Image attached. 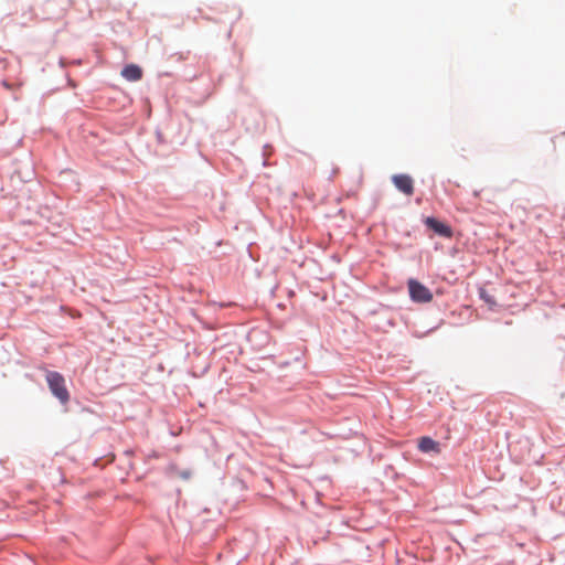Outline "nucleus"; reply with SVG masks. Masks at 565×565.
<instances>
[{
	"label": "nucleus",
	"instance_id": "obj_6",
	"mask_svg": "<svg viewBox=\"0 0 565 565\" xmlns=\"http://www.w3.org/2000/svg\"><path fill=\"white\" fill-rule=\"evenodd\" d=\"M418 448L423 452H440V446L439 443L431 439L430 437H422L418 441Z\"/></svg>",
	"mask_w": 565,
	"mask_h": 565
},
{
	"label": "nucleus",
	"instance_id": "obj_2",
	"mask_svg": "<svg viewBox=\"0 0 565 565\" xmlns=\"http://www.w3.org/2000/svg\"><path fill=\"white\" fill-rule=\"evenodd\" d=\"M409 297L415 302H430L433 300L431 291L416 279H409L407 282Z\"/></svg>",
	"mask_w": 565,
	"mask_h": 565
},
{
	"label": "nucleus",
	"instance_id": "obj_3",
	"mask_svg": "<svg viewBox=\"0 0 565 565\" xmlns=\"http://www.w3.org/2000/svg\"><path fill=\"white\" fill-rule=\"evenodd\" d=\"M392 182L398 191L407 196L414 194V180L408 174H394Z\"/></svg>",
	"mask_w": 565,
	"mask_h": 565
},
{
	"label": "nucleus",
	"instance_id": "obj_1",
	"mask_svg": "<svg viewBox=\"0 0 565 565\" xmlns=\"http://www.w3.org/2000/svg\"><path fill=\"white\" fill-rule=\"evenodd\" d=\"M46 381L52 394L58 398L61 403L66 404L70 399V394L65 386L63 375L58 372L49 371L46 373Z\"/></svg>",
	"mask_w": 565,
	"mask_h": 565
},
{
	"label": "nucleus",
	"instance_id": "obj_4",
	"mask_svg": "<svg viewBox=\"0 0 565 565\" xmlns=\"http://www.w3.org/2000/svg\"><path fill=\"white\" fill-rule=\"evenodd\" d=\"M425 224L433 230L436 234L443 236V237H451L452 236V230L449 225L446 223H443L438 221L435 217H427L425 220Z\"/></svg>",
	"mask_w": 565,
	"mask_h": 565
},
{
	"label": "nucleus",
	"instance_id": "obj_5",
	"mask_svg": "<svg viewBox=\"0 0 565 565\" xmlns=\"http://www.w3.org/2000/svg\"><path fill=\"white\" fill-rule=\"evenodd\" d=\"M121 76L129 82H137L142 77V70L136 64H129L122 68Z\"/></svg>",
	"mask_w": 565,
	"mask_h": 565
}]
</instances>
